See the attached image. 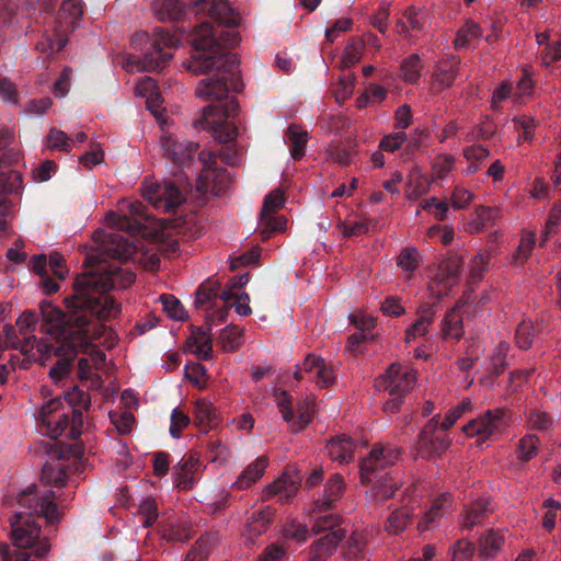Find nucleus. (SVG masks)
<instances>
[{"instance_id": "ddd939ff", "label": "nucleus", "mask_w": 561, "mask_h": 561, "mask_svg": "<svg viewBox=\"0 0 561 561\" xmlns=\"http://www.w3.org/2000/svg\"><path fill=\"white\" fill-rule=\"evenodd\" d=\"M64 401L68 404L67 412L71 420L70 432L67 436L72 439H77L81 435V428L83 425V415L79 408H89V394L75 386L71 391L65 392Z\"/></svg>"}, {"instance_id": "c756f323", "label": "nucleus", "mask_w": 561, "mask_h": 561, "mask_svg": "<svg viewBox=\"0 0 561 561\" xmlns=\"http://www.w3.org/2000/svg\"><path fill=\"white\" fill-rule=\"evenodd\" d=\"M442 335L444 339L459 340L463 335L462 317L457 309L446 312L442 321Z\"/></svg>"}, {"instance_id": "864d4df0", "label": "nucleus", "mask_w": 561, "mask_h": 561, "mask_svg": "<svg viewBox=\"0 0 561 561\" xmlns=\"http://www.w3.org/2000/svg\"><path fill=\"white\" fill-rule=\"evenodd\" d=\"M542 506L546 508V513L542 518V527L546 530L551 531L556 526V518L558 512L561 511V504L558 501L549 499L543 502Z\"/></svg>"}, {"instance_id": "2eb2a0df", "label": "nucleus", "mask_w": 561, "mask_h": 561, "mask_svg": "<svg viewBox=\"0 0 561 561\" xmlns=\"http://www.w3.org/2000/svg\"><path fill=\"white\" fill-rule=\"evenodd\" d=\"M161 148L174 164L188 167L198 149V145L191 141H179L169 135L161 138Z\"/></svg>"}, {"instance_id": "4be33fe9", "label": "nucleus", "mask_w": 561, "mask_h": 561, "mask_svg": "<svg viewBox=\"0 0 561 561\" xmlns=\"http://www.w3.org/2000/svg\"><path fill=\"white\" fill-rule=\"evenodd\" d=\"M354 448L355 444L346 435H341L331 439L325 446L328 456L333 461H339L341 463H348L353 459Z\"/></svg>"}, {"instance_id": "a18cd8bd", "label": "nucleus", "mask_w": 561, "mask_h": 561, "mask_svg": "<svg viewBox=\"0 0 561 561\" xmlns=\"http://www.w3.org/2000/svg\"><path fill=\"white\" fill-rule=\"evenodd\" d=\"M39 318H42L41 311H24L16 320V327L19 328L20 335H33L32 333L36 330Z\"/></svg>"}, {"instance_id": "4d7b16f0", "label": "nucleus", "mask_w": 561, "mask_h": 561, "mask_svg": "<svg viewBox=\"0 0 561 561\" xmlns=\"http://www.w3.org/2000/svg\"><path fill=\"white\" fill-rule=\"evenodd\" d=\"M283 535L286 539H293L301 543L307 540L308 528L304 524L290 522L284 526Z\"/></svg>"}, {"instance_id": "3c124183", "label": "nucleus", "mask_w": 561, "mask_h": 561, "mask_svg": "<svg viewBox=\"0 0 561 561\" xmlns=\"http://www.w3.org/2000/svg\"><path fill=\"white\" fill-rule=\"evenodd\" d=\"M210 552L209 538H199L187 552L185 561H206Z\"/></svg>"}, {"instance_id": "b1692460", "label": "nucleus", "mask_w": 561, "mask_h": 561, "mask_svg": "<svg viewBox=\"0 0 561 561\" xmlns=\"http://www.w3.org/2000/svg\"><path fill=\"white\" fill-rule=\"evenodd\" d=\"M371 483H374L371 497L377 502H385L391 499L401 486L400 480L392 472H385L383 476L375 478Z\"/></svg>"}, {"instance_id": "0eeeda50", "label": "nucleus", "mask_w": 561, "mask_h": 561, "mask_svg": "<svg viewBox=\"0 0 561 561\" xmlns=\"http://www.w3.org/2000/svg\"><path fill=\"white\" fill-rule=\"evenodd\" d=\"M400 451L392 446H383L376 444L371 448L369 455L360 461L359 476L362 483L368 484L375 478L389 472L388 468L393 466L399 459Z\"/></svg>"}, {"instance_id": "37998d69", "label": "nucleus", "mask_w": 561, "mask_h": 561, "mask_svg": "<svg viewBox=\"0 0 561 561\" xmlns=\"http://www.w3.org/2000/svg\"><path fill=\"white\" fill-rule=\"evenodd\" d=\"M534 247L535 234L529 232L520 239L519 245L512 256V263L516 266L523 265L530 257Z\"/></svg>"}, {"instance_id": "de8ad7c7", "label": "nucleus", "mask_w": 561, "mask_h": 561, "mask_svg": "<svg viewBox=\"0 0 561 561\" xmlns=\"http://www.w3.org/2000/svg\"><path fill=\"white\" fill-rule=\"evenodd\" d=\"M471 409L470 400H463L461 403L448 410L444 420L439 423L438 426L440 431L446 432L467 411Z\"/></svg>"}, {"instance_id": "603ef678", "label": "nucleus", "mask_w": 561, "mask_h": 561, "mask_svg": "<svg viewBox=\"0 0 561 561\" xmlns=\"http://www.w3.org/2000/svg\"><path fill=\"white\" fill-rule=\"evenodd\" d=\"M160 300L168 314L175 320H184L185 310L181 301L173 295H162Z\"/></svg>"}, {"instance_id": "9b49d317", "label": "nucleus", "mask_w": 561, "mask_h": 561, "mask_svg": "<svg viewBox=\"0 0 561 561\" xmlns=\"http://www.w3.org/2000/svg\"><path fill=\"white\" fill-rule=\"evenodd\" d=\"M439 420L440 415L435 414L423 426L419 435V448L428 456L442 455L449 448L451 443V438L445 432L438 433Z\"/></svg>"}, {"instance_id": "6e6552de", "label": "nucleus", "mask_w": 561, "mask_h": 561, "mask_svg": "<svg viewBox=\"0 0 561 561\" xmlns=\"http://www.w3.org/2000/svg\"><path fill=\"white\" fill-rule=\"evenodd\" d=\"M284 203V193L279 188L273 190L264 197L259 221V229L263 241L268 240L274 233L286 229L285 217L275 216L277 210L283 208Z\"/></svg>"}, {"instance_id": "c9c22d12", "label": "nucleus", "mask_w": 561, "mask_h": 561, "mask_svg": "<svg viewBox=\"0 0 561 561\" xmlns=\"http://www.w3.org/2000/svg\"><path fill=\"white\" fill-rule=\"evenodd\" d=\"M219 289V283L214 282L211 279H207L204 283H202L195 293L196 308H203L205 305L215 300L218 297Z\"/></svg>"}, {"instance_id": "4c0bfd02", "label": "nucleus", "mask_w": 561, "mask_h": 561, "mask_svg": "<svg viewBox=\"0 0 561 561\" xmlns=\"http://www.w3.org/2000/svg\"><path fill=\"white\" fill-rule=\"evenodd\" d=\"M539 437L535 434H527L518 442L517 455L522 461H529L536 457L539 448Z\"/></svg>"}, {"instance_id": "6e6d98bb", "label": "nucleus", "mask_w": 561, "mask_h": 561, "mask_svg": "<svg viewBox=\"0 0 561 561\" xmlns=\"http://www.w3.org/2000/svg\"><path fill=\"white\" fill-rule=\"evenodd\" d=\"M60 13L69 18V23H77L83 15L81 0H65L60 5Z\"/></svg>"}, {"instance_id": "7c9ffc66", "label": "nucleus", "mask_w": 561, "mask_h": 561, "mask_svg": "<svg viewBox=\"0 0 561 561\" xmlns=\"http://www.w3.org/2000/svg\"><path fill=\"white\" fill-rule=\"evenodd\" d=\"M492 512L491 503L489 500L479 499L473 502L466 511L463 526L472 528L473 526L482 523Z\"/></svg>"}, {"instance_id": "cd10ccee", "label": "nucleus", "mask_w": 561, "mask_h": 561, "mask_svg": "<svg viewBox=\"0 0 561 561\" xmlns=\"http://www.w3.org/2000/svg\"><path fill=\"white\" fill-rule=\"evenodd\" d=\"M459 64V60L456 58L439 61L434 72L435 82L439 83L444 89L451 87L458 76Z\"/></svg>"}, {"instance_id": "49530a36", "label": "nucleus", "mask_w": 561, "mask_h": 561, "mask_svg": "<svg viewBox=\"0 0 561 561\" xmlns=\"http://www.w3.org/2000/svg\"><path fill=\"white\" fill-rule=\"evenodd\" d=\"M535 337V327L531 321H522L516 328L515 339L519 348L531 347Z\"/></svg>"}, {"instance_id": "e433bc0d", "label": "nucleus", "mask_w": 561, "mask_h": 561, "mask_svg": "<svg viewBox=\"0 0 561 561\" xmlns=\"http://www.w3.org/2000/svg\"><path fill=\"white\" fill-rule=\"evenodd\" d=\"M482 34L481 27L478 23L473 21H468L466 24L457 32L456 38L454 41L455 47L457 49L467 47L472 39H477Z\"/></svg>"}, {"instance_id": "09e8293b", "label": "nucleus", "mask_w": 561, "mask_h": 561, "mask_svg": "<svg viewBox=\"0 0 561 561\" xmlns=\"http://www.w3.org/2000/svg\"><path fill=\"white\" fill-rule=\"evenodd\" d=\"M476 548L472 542L459 539L450 548V561H470L474 554Z\"/></svg>"}, {"instance_id": "f3484780", "label": "nucleus", "mask_w": 561, "mask_h": 561, "mask_svg": "<svg viewBox=\"0 0 561 561\" xmlns=\"http://www.w3.org/2000/svg\"><path fill=\"white\" fill-rule=\"evenodd\" d=\"M136 245L118 232H111L106 236L103 244L104 254L119 262H126L136 253Z\"/></svg>"}, {"instance_id": "0e129e2a", "label": "nucleus", "mask_w": 561, "mask_h": 561, "mask_svg": "<svg viewBox=\"0 0 561 561\" xmlns=\"http://www.w3.org/2000/svg\"><path fill=\"white\" fill-rule=\"evenodd\" d=\"M455 158L450 154L438 156L433 164L436 179L443 180L453 170Z\"/></svg>"}, {"instance_id": "ea45409f", "label": "nucleus", "mask_w": 561, "mask_h": 561, "mask_svg": "<svg viewBox=\"0 0 561 561\" xmlns=\"http://www.w3.org/2000/svg\"><path fill=\"white\" fill-rule=\"evenodd\" d=\"M528 425L536 431L550 432L553 430L554 420L553 417L543 411L531 410L527 415Z\"/></svg>"}, {"instance_id": "412c9836", "label": "nucleus", "mask_w": 561, "mask_h": 561, "mask_svg": "<svg viewBox=\"0 0 561 561\" xmlns=\"http://www.w3.org/2000/svg\"><path fill=\"white\" fill-rule=\"evenodd\" d=\"M435 313L436 311L433 306L424 305L420 307L417 310L416 321L405 331V341L410 343L415 341L417 337L425 335L430 325L434 321Z\"/></svg>"}, {"instance_id": "dca6fc26", "label": "nucleus", "mask_w": 561, "mask_h": 561, "mask_svg": "<svg viewBox=\"0 0 561 561\" xmlns=\"http://www.w3.org/2000/svg\"><path fill=\"white\" fill-rule=\"evenodd\" d=\"M276 401L283 420L290 424L293 432L299 433L304 431L312 421L313 413L308 408L300 411L298 417L295 419L294 411L290 407L291 398L287 391L276 393Z\"/></svg>"}, {"instance_id": "6ab92c4d", "label": "nucleus", "mask_w": 561, "mask_h": 561, "mask_svg": "<svg viewBox=\"0 0 561 561\" xmlns=\"http://www.w3.org/2000/svg\"><path fill=\"white\" fill-rule=\"evenodd\" d=\"M345 490V482L340 473L332 474L324 484L323 494L314 502L316 510L319 513L329 511L333 503L339 501Z\"/></svg>"}, {"instance_id": "aec40b11", "label": "nucleus", "mask_w": 561, "mask_h": 561, "mask_svg": "<svg viewBox=\"0 0 561 561\" xmlns=\"http://www.w3.org/2000/svg\"><path fill=\"white\" fill-rule=\"evenodd\" d=\"M345 538V530L337 529L322 535L314 541L310 549V556L318 561H327V559L335 551L339 543Z\"/></svg>"}, {"instance_id": "e2e57ef3", "label": "nucleus", "mask_w": 561, "mask_h": 561, "mask_svg": "<svg viewBox=\"0 0 561 561\" xmlns=\"http://www.w3.org/2000/svg\"><path fill=\"white\" fill-rule=\"evenodd\" d=\"M407 139L408 136L404 131L392 133L382 137L379 148L383 151L393 152L398 150Z\"/></svg>"}, {"instance_id": "5701e85b", "label": "nucleus", "mask_w": 561, "mask_h": 561, "mask_svg": "<svg viewBox=\"0 0 561 561\" xmlns=\"http://www.w3.org/2000/svg\"><path fill=\"white\" fill-rule=\"evenodd\" d=\"M368 536L366 530H354L344 547V558L348 561L364 560L368 552Z\"/></svg>"}, {"instance_id": "bb28decb", "label": "nucleus", "mask_w": 561, "mask_h": 561, "mask_svg": "<svg viewBox=\"0 0 561 561\" xmlns=\"http://www.w3.org/2000/svg\"><path fill=\"white\" fill-rule=\"evenodd\" d=\"M275 510L271 506H265L252 513L248 518L245 528L250 537H259L266 531L268 525L273 520Z\"/></svg>"}, {"instance_id": "20e7f679", "label": "nucleus", "mask_w": 561, "mask_h": 561, "mask_svg": "<svg viewBox=\"0 0 561 561\" xmlns=\"http://www.w3.org/2000/svg\"><path fill=\"white\" fill-rule=\"evenodd\" d=\"M512 412L505 408L486 410L462 427L467 436H478L481 440L496 439L510 427Z\"/></svg>"}, {"instance_id": "2f4dec72", "label": "nucleus", "mask_w": 561, "mask_h": 561, "mask_svg": "<svg viewBox=\"0 0 561 561\" xmlns=\"http://www.w3.org/2000/svg\"><path fill=\"white\" fill-rule=\"evenodd\" d=\"M462 265L463 262L459 256H449L444 260L438 268L440 282L444 283L446 287L453 286L459 277Z\"/></svg>"}, {"instance_id": "423d86ee", "label": "nucleus", "mask_w": 561, "mask_h": 561, "mask_svg": "<svg viewBox=\"0 0 561 561\" xmlns=\"http://www.w3.org/2000/svg\"><path fill=\"white\" fill-rule=\"evenodd\" d=\"M47 455L49 460L43 466L41 480L45 484L61 488L66 484L69 468L62 461L76 456V450L71 445L55 442L47 449Z\"/></svg>"}, {"instance_id": "69168bd1", "label": "nucleus", "mask_w": 561, "mask_h": 561, "mask_svg": "<svg viewBox=\"0 0 561 561\" xmlns=\"http://www.w3.org/2000/svg\"><path fill=\"white\" fill-rule=\"evenodd\" d=\"M47 138L51 147L67 152L70 151L72 139L65 131L57 128H51Z\"/></svg>"}, {"instance_id": "c03bdc74", "label": "nucleus", "mask_w": 561, "mask_h": 561, "mask_svg": "<svg viewBox=\"0 0 561 561\" xmlns=\"http://www.w3.org/2000/svg\"><path fill=\"white\" fill-rule=\"evenodd\" d=\"M241 331L238 327L229 324L220 331L218 342L225 351H236L239 346Z\"/></svg>"}, {"instance_id": "c85d7f7f", "label": "nucleus", "mask_w": 561, "mask_h": 561, "mask_svg": "<svg viewBox=\"0 0 561 561\" xmlns=\"http://www.w3.org/2000/svg\"><path fill=\"white\" fill-rule=\"evenodd\" d=\"M413 512L409 506H402L394 510L385 524L387 533L392 535H399L405 530L408 525L412 523Z\"/></svg>"}, {"instance_id": "8fccbe9b", "label": "nucleus", "mask_w": 561, "mask_h": 561, "mask_svg": "<svg viewBox=\"0 0 561 561\" xmlns=\"http://www.w3.org/2000/svg\"><path fill=\"white\" fill-rule=\"evenodd\" d=\"M489 268V255L479 252L473 256L470 263V278L473 283H478L482 279L484 273Z\"/></svg>"}, {"instance_id": "1a4fd4ad", "label": "nucleus", "mask_w": 561, "mask_h": 561, "mask_svg": "<svg viewBox=\"0 0 561 561\" xmlns=\"http://www.w3.org/2000/svg\"><path fill=\"white\" fill-rule=\"evenodd\" d=\"M39 420L46 434L54 439L70 432L71 420L61 398L51 399L44 404L39 412Z\"/></svg>"}, {"instance_id": "9d476101", "label": "nucleus", "mask_w": 561, "mask_h": 561, "mask_svg": "<svg viewBox=\"0 0 561 561\" xmlns=\"http://www.w3.org/2000/svg\"><path fill=\"white\" fill-rule=\"evenodd\" d=\"M416 380L415 371L399 364H392L385 375L375 381L378 391H388L389 394L405 396Z\"/></svg>"}, {"instance_id": "72a5a7b5", "label": "nucleus", "mask_w": 561, "mask_h": 561, "mask_svg": "<svg viewBox=\"0 0 561 561\" xmlns=\"http://www.w3.org/2000/svg\"><path fill=\"white\" fill-rule=\"evenodd\" d=\"M290 154L295 160H300L305 156L308 134L300 130L296 125H290L287 129Z\"/></svg>"}, {"instance_id": "a211bd4d", "label": "nucleus", "mask_w": 561, "mask_h": 561, "mask_svg": "<svg viewBox=\"0 0 561 561\" xmlns=\"http://www.w3.org/2000/svg\"><path fill=\"white\" fill-rule=\"evenodd\" d=\"M129 215L119 216L115 226L117 230L134 237L142 232L145 228L142 221H147L150 216L146 214V206L141 202H134L129 205Z\"/></svg>"}, {"instance_id": "052dcab7", "label": "nucleus", "mask_w": 561, "mask_h": 561, "mask_svg": "<svg viewBox=\"0 0 561 561\" xmlns=\"http://www.w3.org/2000/svg\"><path fill=\"white\" fill-rule=\"evenodd\" d=\"M190 424V417L179 408L173 409L171 413L170 434L174 438H179L183 428Z\"/></svg>"}, {"instance_id": "774afa93", "label": "nucleus", "mask_w": 561, "mask_h": 561, "mask_svg": "<svg viewBox=\"0 0 561 561\" xmlns=\"http://www.w3.org/2000/svg\"><path fill=\"white\" fill-rule=\"evenodd\" d=\"M259 561H287L285 549L277 545H268L260 554Z\"/></svg>"}, {"instance_id": "680f3d73", "label": "nucleus", "mask_w": 561, "mask_h": 561, "mask_svg": "<svg viewBox=\"0 0 561 561\" xmlns=\"http://www.w3.org/2000/svg\"><path fill=\"white\" fill-rule=\"evenodd\" d=\"M398 266L402 271L413 273L419 266L417 251L415 249H405L398 256Z\"/></svg>"}, {"instance_id": "7ed1b4c3", "label": "nucleus", "mask_w": 561, "mask_h": 561, "mask_svg": "<svg viewBox=\"0 0 561 561\" xmlns=\"http://www.w3.org/2000/svg\"><path fill=\"white\" fill-rule=\"evenodd\" d=\"M148 45L141 58L130 57L142 71H161L172 59L173 55L167 48H174L179 39L162 28H154L151 36L146 32L136 33L131 38V46L137 49L140 43Z\"/></svg>"}, {"instance_id": "473e14b6", "label": "nucleus", "mask_w": 561, "mask_h": 561, "mask_svg": "<svg viewBox=\"0 0 561 561\" xmlns=\"http://www.w3.org/2000/svg\"><path fill=\"white\" fill-rule=\"evenodd\" d=\"M191 339L193 340V345L195 346L194 353L204 360L210 359L213 356L210 325H208L206 329L198 328Z\"/></svg>"}, {"instance_id": "338daca9", "label": "nucleus", "mask_w": 561, "mask_h": 561, "mask_svg": "<svg viewBox=\"0 0 561 561\" xmlns=\"http://www.w3.org/2000/svg\"><path fill=\"white\" fill-rule=\"evenodd\" d=\"M363 44L356 39L347 44L344 50L343 62L345 66L357 64L362 57Z\"/></svg>"}, {"instance_id": "f8f14e48", "label": "nucleus", "mask_w": 561, "mask_h": 561, "mask_svg": "<svg viewBox=\"0 0 561 561\" xmlns=\"http://www.w3.org/2000/svg\"><path fill=\"white\" fill-rule=\"evenodd\" d=\"M304 374L308 375L310 380L321 388H327L335 382L333 367L328 365L323 358L313 354L308 355L302 364L296 367L294 378L301 380Z\"/></svg>"}, {"instance_id": "4468645a", "label": "nucleus", "mask_w": 561, "mask_h": 561, "mask_svg": "<svg viewBox=\"0 0 561 561\" xmlns=\"http://www.w3.org/2000/svg\"><path fill=\"white\" fill-rule=\"evenodd\" d=\"M147 199L156 207L162 208L165 213L174 210L183 201V194L172 182L164 181L156 184L148 193Z\"/></svg>"}, {"instance_id": "f257e3e1", "label": "nucleus", "mask_w": 561, "mask_h": 561, "mask_svg": "<svg viewBox=\"0 0 561 561\" xmlns=\"http://www.w3.org/2000/svg\"><path fill=\"white\" fill-rule=\"evenodd\" d=\"M135 278L131 271L124 270L118 263L99 262L90 272L76 278L73 294L65 298L66 312L49 301L41 302L42 331L53 336L54 342L37 340L35 335L19 336L10 327L5 331L8 346L41 365L57 357L49 369V377L55 381L70 374L79 353L93 354L96 359L105 360V354L93 344L103 327H94L93 319L107 320L117 316L121 307L107 293L129 287Z\"/></svg>"}, {"instance_id": "a19ab883", "label": "nucleus", "mask_w": 561, "mask_h": 561, "mask_svg": "<svg viewBox=\"0 0 561 561\" xmlns=\"http://www.w3.org/2000/svg\"><path fill=\"white\" fill-rule=\"evenodd\" d=\"M422 69L419 55H410L401 64V77L408 83H415Z\"/></svg>"}, {"instance_id": "393cba45", "label": "nucleus", "mask_w": 561, "mask_h": 561, "mask_svg": "<svg viewBox=\"0 0 561 561\" xmlns=\"http://www.w3.org/2000/svg\"><path fill=\"white\" fill-rule=\"evenodd\" d=\"M268 465V458L265 456L257 457L251 462L238 477L233 485L237 489L244 490L254 484L264 474Z\"/></svg>"}, {"instance_id": "58836bf2", "label": "nucleus", "mask_w": 561, "mask_h": 561, "mask_svg": "<svg viewBox=\"0 0 561 561\" xmlns=\"http://www.w3.org/2000/svg\"><path fill=\"white\" fill-rule=\"evenodd\" d=\"M503 543L504 537L491 530L480 540L481 554L484 558H493L501 550Z\"/></svg>"}, {"instance_id": "f03ea898", "label": "nucleus", "mask_w": 561, "mask_h": 561, "mask_svg": "<svg viewBox=\"0 0 561 561\" xmlns=\"http://www.w3.org/2000/svg\"><path fill=\"white\" fill-rule=\"evenodd\" d=\"M192 3L196 14H205L207 20L194 28L188 69L196 75L209 73L199 81L196 95L216 102L204 108L201 126L213 131L219 142L228 144L238 134L236 126L228 122L238 110V103L229 98V93L241 91L243 85L239 61L226 48L240 41L236 30L240 16L226 0H192Z\"/></svg>"}, {"instance_id": "a878e982", "label": "nucleus", "mask_w": 561, "mask_h": 561, "mask_svg": "<svg viewBox=\"0 0 561 561\" xmlns=\"http://www.w3.org/2000/svg\"><path fill=\"white\" fill-rule=\"evenodd\" d=\"M152 10L161 21H179L185 12L184 0H154Z\"/></svg>"}, {"instance_id": "f704fd0d", "label": "nucleus", "mask_w": 561, "mask_h": 561, "mask_svg": "<svg viewBox=\"0 0 561 561\" xmlns=\"http://www.w3.org/2000/svg\"><path fill=\"white\" fill-rule=\"evenodd\" d=\"M215 419V411L211 402L206 399H201L195 403L194 408V422L205 433L211 427V422Z\"/></svg>"}, {"instance_id": "bf43d9fd", "label": "nucleus", "mask_w": 561, "mask_h": 561, "mask_svg": "<svg viewBox=\"0 0 561 561\" xmlns=\"http://www.w3.org/2000/svg\"><path fill=\"white\" fill-rule=\"evenodd\" d=\"M507 350L508 345L506 343H500L497 353L492 357L491 366L489 368L493 377L500 376L506 369L507 363L505 360V355Z\"/></svg>"}, {"instance_id": "5fc2aeb1", "label": "nucleus", "mask_w": 561, "mask_h": 561, "mask_svg": "<svg viewBox=\"0 0 561 561\" xmlns=\"http://www.w3.org/2000/svg\"><path fill=\"white\" fill-rule=\"evenodd\" d=\"M443 503L440 500H436L431 508L425 512L424 516L417 524V528L420 531H425L432 527V525L440 518L442 516Z\"/></svg>"}, {"instance_id": "13d9d810", "label": "nucleus", "mask_w": 561, "mask_h": 561, "mask_svg": "<svg viewBox=\"0 0 561 561\" xmlns=\"http://www.w3.org/2000/svg\"><path fill=\"white\" fill-rule=\"evenodd\" d=\"M139 513L145 517L144 527H150L158 518V504L156 500L147 497L139 506Z\"/></svg>"}, {"instance_id": "79ce46f5", "label": "nucleus", "mask_w": 561, "mask_h": 561, "mask_svg": "<svg viewBox=\"0 0 561 561\" xmlns=\"http://www.w3.org/2000/svg\"><path fill=\"white\" fill-rule=\"evenodd\" d=\"M341 528V517L336 514H325L316 518L311 530L316 535L328 534Z\"/></svg>"}, {"instance_id": "39448f33", "label": "nucleus", "mask_w": 561, "mask_h": 561, "mask_svg": "<svg viewBox=\"0 0 561 561\" xmlns=\"http://www.w3.org/2000/svg\"><path fill=\"white\" fill-rule=\"evenodd\" d=\"M202 170L196 180L197 191L202 194L221 195L230 185V176L225 168L217 167V154L213 151L198 152Z\"/></svg>"}]
</instances>
